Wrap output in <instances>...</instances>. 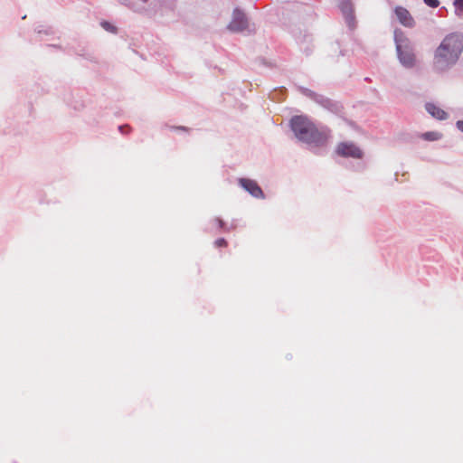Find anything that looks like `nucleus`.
I'll return each instance as SVG.
<instances>
[{
	"label": "nucleus",
	"instance_id": "2eb2a0df",
	"mask_svg": "<svg viewBox=\"0 0 463 463\" xmlns=\"http://www.w3.org/2000/svg\"><path fill=\"white\" fill-rule=\"evenodd\" d=\"M457 127H458V128L460 131H462V132H463V120H458V121L457 122Z\"/></svg>",
	"mask_w": 463,
	"mask_h": 463
},
{
	"label": "nucleus",
	"instance_id": "a211bd4d",
	"mask_svg": "<svg viewBox=\"0 0 463 463\" xmlns=\"http://www.w3.org/2000/svg\"><path fill=\"white\" fill-rule=\"evenodd\" d=\"M143 2H147L148 0H142Z\"/></svg>",
	"mask_w": 463,
	"mask_h": 463
},
{
	"label": "nucleus",
	"instance_id": "39448f33",
	"mask_svg": "<svg viewBox=\"0 0 463 463\" xmlns=\"http://www.w3.org/2000/svg\"><path fill=\"white\" fill-rule=\"evenodd\" d=\"M248 26V20L243 12L235 9L232 14V19L228 25V29L232 32L238 33L245 30Z\"/></svg>",
	"mask_w": 463,
	"mask_h": 463
},
{
	"label": "nucleus",
	"instance_id": "7ed1b4c3",
	"mask_svg": "<svg viewBox=\"0 0 463 463\" xmlns=\"http://www.w3.org/2000/svg\"><path fill=\"white\" fill-rule=\"evenodd\" d=\"M395 42L398 58L401 63L407 68L413 67L416 61V58L408 39L402 40L396 37Z\"/></svg>",
	"mask_w": 463,
	"mask_h": 463
},
{
	"label": "nucleus",
	"instance_id": "4468645a",
	"mask_svg": "<svg viewBox=\"0 0 463 463\" xmlns=\"http://www.w3.org/2000/svg\"><path fill=\"white\" fill-rule=\"evenodd\" d=\"M342 10H343L344 12H349V11L351 12V11H352V7H351V5H350L349 4H346L345 5H344V6L342 7Z\"/></svg>",
	"mask_w": 463,
	"mask_h": 463
},
{
	"label": "nucleus",
	"instance_id": "423d86ee",
	"mask_svg": "<svg viewBox=\"0 0 463 463\" xmlns=\"http://www.w3.org/2000/svg\"><path fill=\"white\" fill-rule=\"evenodd\" d=\"M240 184L256 198H262L263 192L256 181L247 178L240 179Z\"/></svg>",
	"mask_w": 463,
	"mask_h": 463
},
{
	"label": "nucleus",
	"instance_id": "9d476101",
	"mask_svg": "<svg viewBox=\"0 0 463 463\" xmlns=\"http://www.w3.org/2000/svg\"><path fill=\"white\" fill-rule=\"evenodd\" d=\"M101 26L104 30L108 31V32H110L112 33H117V27L114 26L113 24H111L110 23L107 22V21H103L101 22Z\"/></svg>",
	"mask_w": 463,
	"mask_h": 463
},
{
	"label": "nucleus",
	"instance_id": "f8f14e48",
	"mask_svg": "<svg viewBox=\"0 0 463 463\" xmlns=\"http://www.w3.org/2000/svg\"><path fill=\"white\" fill-rule=\"evenodd\" d=\"M214 244L218 248L219 247H226L227 246V241L224 239L221 238V239L216 240L214 241Z\"/></svg>",
	"mask_w": 463,
	"mask_h": 463
},
{
	"label": "nucleus",
	"instance_id": "9b49d317",
	"mask_svg": "<svg viewBox=\"0 0 463 463\" xmlns=\"http://www.w3.org/2000/svg\"><path fill=\"white\" fill-rule=\"evenodd\" d=\"M424 3L430 7H437L439 5V0H424Z\"/></svg>",
	"mask_w": 463,
	"mask_h": 463
},
{
	"label": "nucleus",
	"instance_id": "f257e3e1",
	"mask_svg": "<svg viewBox=\"0 0 463 463\" xmlns=\"http://www.w3.org/2000/svg\"><path fill=\"white\" fill-rule=\"evenodd\" d=\"M463 50V38L457 33L447 35L434 53L433 63L437 70L444 71L457 62Z\"/></svg>",
	"mask_w": 463,
	"mask_h": 463
},
{
	"label": "nucleus",
	"instance_id": "dca6fc26",
	"mask_svg": "<svg viewBox=\"0 0 463 463\" xmlns=\"http://www.w3.org/2000/svg\"><path fill=\"white\" fill-rule=\"evenodd\" d=\"M215 222L218 223L220 228H223L224 223H223L222 220L216 218Z\"/></svg>",
	"mask_w": 463,
	"mask_h": 463
},
{
	"label": "nucleus",
	"instance_id": "f3484780",
	"mask_svg": "<svg viewBox=\"0 0 463 463\" xmlns=\"http://www.w3.org/2000/svg\"><path fill=\"white\" fill-rule=\"evenodd\" d=\"M178 129H183V130H185V128L184 127H180V128H177Z\"/></svg>",
	"mask_w": 463,
	"mask_h": 463
},
{
	"label": "nucleus",
	"instance_id": "1a4fd4ad",
	"mask_svg": "<svg viewBox=\"0 0 463 463\" xmlns=\"http://www.w3.org/2000/svg\"><path fill=\"white\" fill-rule=\"evenodd\" d=\"M421 137L428 141H435L441 137V134L435 131L425 132L421 135Z\"/></svg>",
	"mask_w": 463,
	"mask_h": 463
},
{
	"label": "nucleus",
	"instance_id": "f03ea898",
	"mask_svg": "<svg viewBox=\"0 0 463 463\" xmlns=\"http://www.w3.org/2000/svg\"><path fill=\"white\" fill-rule=\"evenodd\" d=\"M290 125L296 137L306 143L316 146L326 144L330 131L327 128H317L307 117L296 116L291 118Z\"/></svg>",
	"mask_w": 463,
	"mask_h": 463
},
{
	"label": "nucleus",
	"instance_id": "0eeeda50",
	"mask_svg": "<svg viewBox=\"0 0 463 463\" xmlns=\"http://www.w3.org/2000/svg\"><path fill=\"white\" fill-rule=\"evenodd\" d=\"M395 14L398 17L400 23L406 27H413L415 24L414 19L412 18L410 12L402 6L395 8Z\"/></svg>",
	"mask_w": 463,
	"mask_h": 463
},
{
	"label": "nucleus",
	"instance_id": "20e7f679",
	"mask_svg": "<svg viewBox=\"0 0 463 463\" xmlns=\"http://www.w3.org/2000/svg\"><path fill=\"white\" fill-rule=\"evenodd\" d=\"M336 154L343 157L361 158L362 150L353 143L342 142L336 147Z\"/></svg>",
	"mask_w": 463,
	"mask_h": 463
},
{
	"label": "nucleus",
	"instance_id": "ddd939ff",
	"mask_svg": "<svg viewBox=\"0 0 463 463\" xmlns=\"http://www.w3.org/2000/svg\"><path fill=\"white\" fill-rule=\"evenodd\" d=\"M455 5L458 8L463 10V0H455Z\"/></svg>",
	"mask_w": 463,
	"mask_h": 463
},
{
	"label": "nucleus",
	"instance_id": "6e6552de",
	"mask_svg": "<svg viewBox=\"0 0 463 463\" xmlns=\"http://www.w3.org/2000/svg\"><path fill=\"white\" fill-rule=\"evenodd\" d=\"M426 110L435 118L442 120L447 118L448 114L442 109L439 108L433 103L426 104Z\"/></svg>",
	"mask_w": 463,
	"mask_h": 463
}]
</instances>
